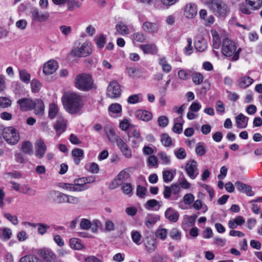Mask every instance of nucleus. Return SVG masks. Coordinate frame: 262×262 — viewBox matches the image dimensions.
<instances>
[{
  "instance_id": "58836bf2",
  "label": "nucleus",
  "mask_w": 262,
  "mask_h": 262,
  "mask_svg": "<svg viewBox=\"0 0 262 262\" xmlns=\"http://www.w3.org/2000/svg\"><path fill=\"white\" fill-rule=\"evenodd\" d=\"M190 70L187 69H181L178 72L179 78L182 80H187L190 77Z\"/></svg>"
},
{
  "instance_id": "2eb2a0df",
  "label": "nucleus",
  "mask_w": 262,
  "mask_h": 262,
  "mask_svg": "<svg viewBox=\"0 0 262 262\" xmlns=\"http://www.w3.org/2000/svg\"><path fill=\"white\" fill-rule=\"evenodd\" d=\"M108 111L111 117H120L122 115V106L117 103H112L109 106Z\"/></svg>"
},
{
  "instance_id": "f8f14e48",
  "label": "nucleus",
  "mask_w": 262,
  "mask_h": 262,
  "mask_svg": "<svg viewBox=\"0 0 262 262\" xmlns=\"http://www.w3.org/2000/svg\"><path fill=\"white\" fill-rule=\"evenodd\" d=\"M47 146L41 139L36 140L35 143V155L39 158H42L47 150Z\"/></svg>"
},
{
  "instance_id": "bb28decb",
  "label": "nucleus",
  "mask_w": 262,
  "mask_h": 262,
  "mask_svg": "<svg viewBox=\"0 0 262 262\" xmlns=\"http://www.w3.org/2000/svg\"><path fill=\"white\" fill-rule=\"evenodd\" d=\"M140 48L144 54H154L157 51V48L154 44L141 45H140Z\"/></svg>"
},
{
  "instance_id": "aec40b11",
  "label": "nucleus",
  "mask_w": 262,
  "mask_h": 262,
  "mask_svg": "<svg viewBox=\"0 0 262 262\" xmlns=\"http://www.w3.org/2000/svg\"><path fill=\"white\" fill-rule=\"evenodd\" d=\"M67 121L63 118H59L54 125V128L58 135H60L65 131Z\"/></svg>"
},
{
  "instance_id": "338daca9",
  "label": "nucleus",
  "mask_w": 262,
  "mask_h": 262,
  "mask_svg": "<svg viewBox=\"0 0 262 262\" xmlns=\"http://www.w3.org/2000/svg\"><path fill=\"white\" fill-rule=\"evenodd\" d=\"M194 200V196L191 193H187L183 197V202L186 205H190Z\"/></svg>"
},
{
  "instance_id": "0eeeda50",
  "label": "nucleus",
  "mask_w": 262,
  "mask_h": 262,
  "mask_svg": "<svg viewBox=\"0 0 262 262\" xmlns=\"http://www.w3.org/2000/svg\"><path fill=\"white\" fill-rule=\"evenodd\" d=\"M37 253L45 262H58L57 255L50 249H40L38 250Z\"/></svg>"
},
{
  "instance_id": "39448f33",
  "label": "nucleus",
  "mask_w": 262,
  "mask_h": 262,
  "mask_svg": "<svg viewBox=\"0 0 262 262\" xmlns=\"http://www.w3.org/2000/svg\"><path fill=\"white\" fill-rule=\"evenodd\" d=\"M3 136L7 143L10 145L16 144L20 138L18 131L13 126L4 128Z\"/></svg>"
},
{
  "instance_id": "1a4fd4ad",
  "label": "nucleus",
  "mask_w": 262,
  "mask_h": 262,
  "mask_svg": "<svg viewBox=\"0 0 262 262\" xmlns=\"http://www.w3.org/2000/svg\"><path fill=\"white\" fill-rule=\"evenodd\" d=\"M121 93V87L119 83L116 80L110 82L106 94L111 98H116L120 97Z\"/></svg>"
},
{
  "instance_id": "20e7f679",
  "label": "nucleus",
  "mask_w": 262,
  "mask_h": 262,
  "mask_svg": "<svg viewBox=\"0 0 262 262\" xmlns=\"http://www.w3.org/2000/svg\"><path fill=\"white\" fill-rule=\"evenodd\" d=\"M74 84L78 89L82 91H88L93 88V80L90 74L81 73L76 76Z\"/></svg>"
},
{
  "instance_id": "72a5a7b5",
  "label": "nucleus",
  "mask_w": 262,
  "mask_h": 262,
  "mask_svg": "<svg viewBox=\"0 0 262 262\" xmlns=\"http://www.w3.org/2000/svg\"><path fill=\"white\" fill-rule=\"evenodd\" d=\"M195 47L198 51L203 52L207 48V41L204 38H200L195 41Z\"/></svg>"
},
{
  "instance_id": "49530a36",
  "label": "nucleus",
  "mask_w": 262,
  "mask_h": 262,
  "mask_svg": "<svg viewBox=\"0 0 262 262\" xmlns=\"http://www.w3.org/2000/svg\"><path fill=\"white\" fill-rule=\"evenodd\" d=\"M12 105V101L8 97H0V108H6Z\"/></svg>"
},
{
  "instance_id": "c85d7f7f",
  "label": "nucleus",
  "mask_w": 262,
  "mask_h": 262,
  "mask_svg": "<svg viewBox=\"0 0 262 262\" xmlns=\"http://www.w3.org/2000/svg\"><path fill=\"white\" fill-rule=\"evenodd\" d=\"M143 29L149 33L156 32L158 30V26L156 24L150 22H145L143 25Z\"/></svg>"
},
{
  "instance_id": "7c9ffc66",
  "label": "nucleus",
  "mask_w": 262,
  "mask_h": 262,
  "mask_svg": "<svg viewBox=\"0 0 262 262\" xmlns=\"http://www.w3.org/2000/svg\"><path fill=\"white\" fill-rule=\"evenodd\" d=\"M34 103L35 104L34 108H35V113L39 116L42 115L45 110L43 102L41 100H37Z\"/></svg>"
},
{
  "instance_id": "4468645a",
  "label": "nucleus",
  "mask_w": 262,
  "mask_h": 262,
  "mask_svg": "<svg viewBox=\"0 0 262 262\" xmlns=\"http://www.w3.org/2000/svg\"><path fill=\"white\" fill-rule=\"evenodd\" d=\"M198 9L196 6L193 3L187 4L184 8V15L186 17L193 18L197 14Z\"/></svg>"
},
{
  "instance_id": "5fc2aeb1",
  "label": "nucleus",
  "mask_w": 262,
  "mask_h": 262,
  "mask_svg": "<svg viewBox=\"0 0 262 262\" xmlns=\"http://www.w3.org/2000/svg\"><path fill=\"white\" fill-rule=\"evenodd\" d=\"M213 47L215 49H218L221 46V39L218 33L214 31L212 33Z\"/></svg>"
},
{
  "instance_id": "7ed1b4c3",
  "label": "nucleus",
  "mask_w": 262,
  "mask_h": 262,
  "mask_svg": "<svg viewBox=\"0 0 262 262\" xmlns=\"http://www.w3.org/2000/svg\"><path fill=\"white\" fill-rule=\"evenodd\" d=\"M210 10L217 16L225 17L229 13V8L222 0H210L207 3Z\"/></svg>"
},
{
  "instance_id": "de8ad7c7",
  "label": "nucleus",
  "mask_w": 262,
  "mask_h": 262,
  "mask_svg": "<svg viewBox=\"0 0 262 262\" xmlns=\"http://www.w3.org/2000/svg\"><path fill=\"white\" fill-rule=\"evenodd\" d=\"M37 231L39 234L43 235L47 232L48 229H50L49 225L43 223H38Z\"/></svg>"
},
{
  "instance_id": "c756f323",
  "label": "nucleus",
  "mask_w": 262,
  "mask_h": 262,
  "mask_svg": "<svg viewBox=\"0 0 262 262\" xmlns=\"http://www.w3.org/2000/svg\"><path fill=\"white\" fill-rule=\"evenodd\" d=\"M158 220V217L154 215L148 214L145 217V225L148 228H151Z\"/></svg>"
},
{
  "instance_id": "ddd939ff",
  "label": "nucleus",
  "mask_w": 262,
  "mask_h": 262,
  "mask_svg": "<svg viewBox=\"0 0 262 262\" xmlns=\"http://www.w3.org/2000/svg\"><path fill=\"white\" fill-rule=\"evenodd\" d=\"M20 109L23 111H27L33 109L35 106L34 102L30 99L22 98L17 100Z\"/></svg>"
},
{
  "instance_id": "423d86ee",
  "label": "nucleus",
  "mask_w": 262,
  "mask_h": 262,
  "mask_svg": "<svg viewBox=\"0 0 262 262\" xmlns=\"http://www.w3.org/2000/svg\"><path fill=\"white\" fill-rule=\"evenodd\" d=\"M91 52V44L86 41L81 44L79 43L78 47L74 48L72 51V54L76 57H86L89 55Z\"/></svg>"
},
{
  "instance_id": "412c9836",
  "label": "nucleus",
  "mask_w": 262,
  "mask_h": 262,
  "mask_svg": "<svg viewBox=\"0 0 262 262\" xmlns=\"http://www.w3.org/2000/svg\"><path fill=\"white\" fill-rule=\"evenodd\" d=\"M135 116L138 119L144 121H148L152 117V115L150 112L145 110H138L136 111Z\"/></svg>"
},
{
  "instance_id": "bf43d9fd",
  "label": "nucleus",
  "mask_w": 262,
  "mask_h": 262,
  "mask_svg": "<svg viewBox=\"0 0 262 262\" xmlns=\"http://www.w3.org/2000/svg\"><path fill=\"white\" fill-rule=\"evenodd\" d=\"M131 236L133 241L137 245L140 244V239L141 238V234L137 231H133L131 233Z\"/></svg>"
},
{
  "instance_id": "3c124183",
  "label": "nucleus",
  "mask_w": 262,
  "mask_h": 262,
  "mask_svg": "<svg viewBox=\"0 0 262 262\" xmlns=\"http://www.w3.org/2000/svg\"><path fill=\"white\" fill-rule=\"evenodd\" d=\"M58 108L54 103L50 104L49 110V117L51 119L54 118L57 114Z\"/></svg>"
},
{
  "instance_id": "2f4dec72",
  "label": "nucleus",
  "mask_w": 262,
  "mask_h": 262,
  "mask_svg": "<svg viewBox=\"0 0 262 262\" xmlns=\"http://www.w3.org/2000/svg\"><path fill=\"white\" fill-rule=\"evenodd\" d=\"M159 64L162 67L163 72L165 73H168L171 70V66L167 63L165 57L159 58Z\"/></svg>"
},
{
  "instance_id": "0e129e2a",
  "label": "nucleus",
  "mask_w": 262,
  "mask_h": 262,
  "mask_svg": "<svg viewBox=\"0 0 262 262\" xmlns=\"http://www.w3.org/2000/svg\"><path fill=\"white\" fill-rule=\"evenodd\" d=\"M92 225L91 222L88 219H83L80 223V227L82 229L88 230Z\"/></svg>"
},
{
  "instance_id": "9b49d317",
  "label": "nucleus",
  "mask_w": 262,
  "mask_h": 262,
  "mask_svg": "<svg viewBox=\"0 0 262 262\" xmlns=\"http://www.w3.org/2000/svg\"><path fill=\"white\" fill-rule=\"evenodd\" d=\"M185 170L191 179H194L199 174V170L197 168V163L194 160L188 162L185 166Z\"/></svg>"
},
{
  "instance_id": "6e6d98bb",
  "label": "nucleus",
  "mask_w": 262,
  "mask_h": 262,
  "mask_svg": "<svg viewBox=\"0 0 262 262\" xmlns=\"http://www.w3.org/2000/svg\"><path fill=\"white\" fill-rule=\"evenodd\" d=\"M159 205V202L155 199L148 200L145 204V208L148 210L152 209L153 208L158 206L157 210H158L161 205Z\"/></svg>"
},
{
  "instance_id": "4d7b16f0",
  "label": "nucleus",
  "mask_w": 262,
  "mask_h": 262,
  "mask_svg": "<svg viewBox=\"0 0 262 262\" xmlns=\"http://www.w3.org/2000/svg\"><path fill=\"white\" fill-rule=\"evenodd\" d=\"M196 154L200 156H203L206 152V148L202 143H197L195 147Z\"/></svg>"
},
{
  "instance_id": "6e6552de",
  "label": "nucleus",
  "mask_w": 262,
  "mask_h": 262,
  "mask_svg": "<svg viewBox=\"0 0 262 262\" xmlns=\"http://www.w3.org/2000/svg\"><path fill=\"white\" fill-rule=\"evenodd\" d=\"M181 192V187L178 183L172 184L170 186H164L163 190V195L165 199H169L171 194L176 196V199L179 197V194Z\"/></svg>"
},
{
  "instance_id": "ea45409f",
  "label": "nucleus",
  "mask_w": 262,
  "mask_h": 262,
  "mask_svg": "<svg viewBox=\"0 0 262 262\" xmlns=\"http://www.w3.org/2000/svg\"><path fill=\"white\" fill-rule=\"evenodd\" d=\"M106 134L109 140L112 143H117L118 140L119 141V140L121 139V138L116 134L113 129H109L108 132L106 133Z\"/></svg>"
},
{
  "instance_id": "9d476101",
  "label": "nucleus",
  "mask_w": 262,
  "mask_h": 262,
  "mask_svg": "<svg viewBox=\"0 0 262 262\" xmlns=\"http://www.w3.org/2000/svg\"><path fill=\"white\" fill-rule=\"evenodd\" d=\"M32 20L42 23L47 21L50 16L49 13L47 12H41L37 8L33 9L31 12Z\"/></svg>"
},
{
  "instance_id": "cd10ccee",
  "label": "nucleus",
  "mask_w": 262,
  "mask_h": 262,
  "mask_svg": "<svg viewBox=\"0 0 262 262\" xmlns=\"http://www.w3.org/2000/svg\"><path fill=\"white\" fill-rule=\"evenodd\" d=\"M163 181L165 183L171 182L176 175V171L164 170L162 172Z\"/></svg>"
},
{
  "instance_id": "e433bc0d",
  "label": "nucleus",
  "mask_w": 262,
  "mask_h": 262,
  "mask_svg": "<svg viewBox=\"0 0 262 262\" xmlns=\"http://www.w3.org/2000/svg\"><path fill=\"white\" fill-rule=\"evenodd\" d=\"M70 246L71 248L75 250H80L82 248L80 239L72 238L70 240Z\"/></svg>"
},
{
  "instance_id": "c9c22d12",
  "label": "nucleus",
  "mask_w": 262,
  "mask_h": 262,
  "mask_svg": "<svg viewBox=\"0 0 262 262\" xmlns=\"http://www.w3.org/2000/svg\"><path fill=\"white\" fill-rule=\"evenodd\" d=\"M161 142L165 147H168L172 145L171 138L167 134H163L161 136Z\"/></svg>"
},
{
  "instance_id": "dca6fc26",
  "label": "nucleus",
  "mask_w": 262,
  "mask_h": 262,
  "mask_svg": "<svg viewBox=\"0 0 262 262\" xmlns=\"http://www.w3.org/2000/svg\"><path fill=\"white\" fill-rule=\"evenodd\" d=\"M118 148L121 151L123 155L127 159L132 157V151L127 144L121 138L116 143Z\"/></svg>"
},
{
  "instance_id": "c03bdc74",
  "label": "nucleus",
  "mask_w": 262,
  "mask_h": 262,
  "mask_svg": "<svg viewBox=\"0 0 262 262\" xmlns=\"http://www.w3.org/2000/svg\"><path fill=\"white\" fill-rule=\"evenodd\" d=\"M192 79L195 84L199 85L202 83L204 77L203 75L200 73L194 72L192 74Z\"/></svg>"
},
{
  "instance_id": "e2e57ef3",
  "label": "nucleus",
  "mask_w": 262,
  "mask_h": 262,
  "mask_svg": "<svg viewBox=\"0 0 262 262\" xmlns=\"http://www.w3.org/2000/svg\"><path fill=\"white\" fill-rule=\"evenodd\" d=\"M28 23L25 19H20L15 23V26L17 29L20 30H24L26 29Z\"/></svg>"
},
{
  "instance_id": "37998d69",
  "label": "nucleus",
  "mask_w": 262,
  "mask_h": 262,
  "mask_svg": "<svg viewBox=\"0 0 262 262\" xmlns=\"http://www.w3.org/2000/svg\"><path fill=\"white\" fill-rule=\"evenodd\" d=\"M174 154L179 160L184 159L186 157V152L184 148L180 147L174 150Z\"/></svg>"
},
{
  "instance_id": "473e14b6",
  "label": "nucleus",
  "mask_w": 262,
  "mask_h": 262,
  "mask_svg": "<svg viewBox=\"0 0 262 262\" xmlns=\"http://www.w3.org/2000/svg\"><path fill=\"white\" fill-rule=\"evenodd\" d=\"M83 0H69L68 2V8L70 11L80 8L82 4Z\"/></svg>"
},
{
  "instance_id": "4be33fe9",
  "label": "nucleus",
  "mask_w": 262,
  "mask_h": 262,
  "mask_svg": "<svg viewBox=\"0 0 262 262\" xmlns=\"http://www.w3.org/2000/svg\"><path fill=\"white\" fill-rule=\"evenodd\" d=\"M173 126L172 130L174 133L180 134L182 132L183 120L182 116L176 118L173 120Z\"/></svg>"
},
{
  "instance_id": "052dcab7",
  "label": "nucleus",
  "mask_w": 262,
  "mask_h": 262,
  "mask_svg": "<svg viewBox=\"0 0 262 262\" xmlns=\"http://www.w3.org/2000/svg\"><path fill=\"white\" fill-rule=\"evenodd\" d=\"M158 123L159 126L161 127H166L169 122L168 118L165 116H161L158 118Z\"/></svg>"
},
{
  "instance_id": "f257e3e1",
  "label": "nucleus",
  "mask_w": 262,
  "mask_h": 262,
  "mask_svg": "<svg viewBox=\"0 0 262 262\" xmlns=\"http://www.w3.org/2000/svg\"><path fill=\"white\" fill-rule=\"evenodd\" d=\"M62 103L65 110L70 114L79 113L83 107L80 97L75 93H68L62 97Z\"/></svg>"
},
{
  "instance_id": "774afa93",
  "label": "nucleus",
  "mask_w": 262,
  "mask_h": 262,
  "mask_svg": "<svg viewBox=\"0 0 262 262\" xmlns=\"http://www.w3.org/2000/svg\"><path fill=\"white\" fill-rule=\"evenodd\" d=\"M178 183L179 186L184 189H188L191 186L190 183H189L185 178L180 179Z\"/></svg>"
},
{
  "instance_id": "603ef678",
  "label": "nucleus",
  "mask_w": 262,
  "mask_h": 262,
  "mask_svg": "<svg viewBox=\"0 0 262 262\" xmlns=\"http://www.w3.org/2000/svg\"><path fill=\"white\" fill-rule=\"evenodd\" d=\"M20 191L29 196H34L36 193V191L35 190L31 189L27 185H23L21 187Z\"/></svg>"
},
{
  "instance_id": "a878e982",
  "label": "nucleus",
  "mask_w": 262,
  "mask_h": 262,
  "mask_svg": "<svg viewBox=\"0 0 262 262\" xmlns=\"http://www.w3.org/2000/svg\"><path fill=\"white\" fill-rule=\"evenodd\" d=\"M116 33L121 35H127L129 33V30L127 26L123 23L119 22L116 25Z\"/></svg>"
},
{
  "instance_id": "393cba45",
  "label": "nucleus",
  "mask_w": 262,
  "mask_h": 262,
  "mask_svg": "<svg viewBox=\"0 0 262 262\" xmlns=\"http://www.w3.org/2000/svg\"><path fill=\"white\" fill-rule=\"evenodd\" d=\"M71 154L74 158L75 163L78 165L83 157L84 152L82 149L76 148L72 150Z\"/></svg>"
},
{
  "instance_id": "8fccbe9b",
  "label": "nucleus",
  "mask_w": 262,
  "mask_h": 262,
  "mask_svg": "<svg viewBox=\"0 0 262 262\" xmlns=\"http://www.w3.org/2000/svg\"><path fill=\"white\" fill-rule=\"evenodd\" d=\"M19 262H42L40 259L31 255L22 257Z\"/></svg>"
},
{
  "instance_id": "a211bd4d",
  "label": "nucleus",
  "mask_w": 262,
  "mask_h": 262,
  "mask_svg": "<svg viewBox=\"0 0 262 262\" xmlns=\"http://www.w3.org/2000/svg\"><path fill=\"white\" fill-rule=\"evenodd\" d=\"M165 217L171 222H176L179 218V212L174 209L169 207L165 212Z\"/></svg>"
},
{
  "instance_id": "09e8293b",
  "label": "nucleus",
  "mask_w": 262,
  "mask_h": 262,
  "mask_svg": "<svg viewBox=\"0 0 262 262\" xmlns=\"http://www.w3.org/2000/svg\"><path fill=\"white\" fill-rule=\"evenodd\" d=\"M167 230L165 228H158L156 232V236L161 239L162 240H165L167 237Z\"/></svg>"
},
{
  "instance_id": "f03ea898",
  "label": "nucleus",
  "mask_w": 262,
  "mask_h": 262,
  "mask_svg": "<svg viewBox=\"0 0 262 262\" xmlns=\"http://www.w3.org/2000/svg\"><path fill=\"white\" fill-rule=\"evenodd\" d=\"M241 51V48L236 50L235 43L232 40L228 38H225L223 40L222 46V53L224 56L232 57L233 61H236L239 58V54Z\"/></svg>"
},
{
  "instance_id": "864d4df0",
  "label": "nucleus",
  "mask_w": 262,
  "mask_h": 262,
  "mask_svg": "<svg viewBox=\"0 0 262 262\" xmlns=\"http://www.w3.org/2000/svg\"><path fill=\"white\" fill-rule=\"evenodd\" d=\"M19 77L26 83H29L30 81V75L24 70L19 71Z\"/></svg>"
},
{
  "instance_id": "6ab92c4d",
  "label": "nucleus",
  "mask_w": 262,
  "mask_h": 262,
  "mask_svg": "<svg viewBox=\"0 0 262 262\" xmlns=\"http://www.w3.org/2000/svg\"><path fill=\"white\" fill-rule=\"evenodd\" d=\"M129 177L128 170L125 169L121 171L117 175V177L113 181V183L115 184L116 186L120 185L122 183L126 180Z\"/></svg>"
},
{
  "instance_id": "5701e85b",
  "label": "nucleus",
  "mask_w": 262,
  "mask_h": 262,
  "mask_svg": "<svg viewBox=\"0 0 262 262\" xmlns=\"http://www.w3.org/2000/svg\"><path fill=\"white\" fill-rule=\"evenodd\" d=\"M249 118L243 114H240L235 117L237 127L240 128H245L248 125Z\"/></svg>"
},
{
  "instance_id": "f704fd0d",
  "label": "nucleus",
  "mask_w": 262,
  "mask_h": 262,
  "mask_svg": "<svg viewBox=\"0 0 262 262\" xmlns=\"http://www.w3.org/2000/svg\"><path fill=\"white\" fill-rule=\"evenodd\" d=\"M21 149L24 153L29 155H32L33 153V146L29 141L24 142L21 145Z\"/></svg>"
},
{
  "instance_id": "680f3d73",
  "label": "nucleus",
  "mask_w": 262,
  "mask_h": 262,
  "mask_svg": "<svg viewBox=\"0 0 262 262\" xmlns=\"http://www.w3.org/2000/svg\"><path fill=\"white\" fill-rule=\"evenodd\" d=\"M32 91L34 93L38 92L41 88L40 83L36 79H33L31 82Z\"/></svg>"
},
{
  "instance_id": "4c0bfd02",
  "label": "nucleus",
  "mask_w": 262,
  "mask_h": 262,
  "mask_svg": "<svg viewBox=\"0 0 262 262\" xmlns=\"http://www.w3.org/2000/svg\"><path fill=\"white\" fill-rule=\"evenodd\" d=\"M246 2L253 10L258 9L262 6V0H246Z\"/></svg>"
},
{
  "instance_id": "b1692460",
  "label": "nucleus",
  "mask_w": 262,
  "mask_h": 262,
  "mask_svg": "<svg viewBox=\"0 0 262 262\" xmlns=\"http://www.w3.org/2000/svg\"><path fill=\"white\" fill-rule=\"evenodd\" d=\"M253 81V79L249 76H243L239 78L238 85L241 88L245 89L250 86Z\"/></svg>"
},
{
  "instance_id": "a19ab883",
  "label": "nucleus",
  "mask_w": 262,
  "mask_h": 262,
  "mask_svg": "<svg viewBox=\"0 0 262 262\" xmlns=\"http://www.w3.org/2000/svg\"><path fill=\"white\" fill-rule=\"evenodd\" d=\"M12 235L11 230L7 228L0 229V238L3 239H9Z\"/></svg>"
},
{
  "instance_id": "69168bd1",
  "label": "nucleus",
  "mask_w": 262,
  "mask_h": 262,
  "mask_svg": "<svg viewBox=\"0 0 262 262\" xmlns=\"http://www.w3.org/2000/svg\"><path fill=\"white\" fill-rule=\"evenodd\" d=\"M4 216L14 225H17L18 223L17 217L15 215H12L9 213H5Z\"/></svg>"
},
{
  "instance_id": "a18cd8bd",
  "label": "nucleus",
  "mask_w": 262,
  "mask_h": 262,
  "mask_svg": "<svg viewBox=\"0 0 262 262\" xmlns=\"http://www.w3.org/2000/svg\"><path fill=\"white\" fill-rule=\"evenodd\" d=\"M170 237L173 240L180 241L181 232L177 228H172L169 232Z\"/></svg>"
},
{
  "instance_id": "13d9d810",
  "label": "nucleus",
  "mask_w": 262,
  "mask_h": 262,
  "mask_svg": "<svg viewBox=\"0 0 262 262\" xmlns=\"http://www.w3.org/2000/svg\"><path fill=\"white\" fill-rule=\"evenodd\" d=\"M133 38L134 41H136L139 42H143L146 39L145 35L141 32H136L133 34Z\"/></svg>"
},
{
  "instance_id": "f3484780",
  "label": "nucleus",
  "mask_w": 262,
  "mask_h": 262,
  "mask_svg": "<svg viewBox=\"0 0 262 262\" xmlns=\"http://www.w3.org/2000/svg\"><path fill=\"white\" fill-rule=\"evenodd\" d=\"M58 68V63L55 60H50L44 66L43 72L46 75H51Z\"/></svg>"
},
{
  "instance_id": "79ce46f5",
  "label": "nucleus",
  "mask_w": 262,
  "mask_h": 262,
  "mask_svg": "<svg viewBox=\"0 0 262 262\" xmlns=\"http://www.w3.org/2000/svg\"><path fill=\"white\" fill-rule=\"evenodd\" d=\"M56 196V202L59 204L67 203L68 194L57 191L54 192Z\"/></svg>"
}]
</instances>
